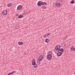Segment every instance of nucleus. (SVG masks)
<instances>
[{
	"mask_svg": "<svg viewBox=\"0 0 75 75\" xmlns=\"http://www.w3.org/2000/svg\"><path fill=\"white\" fill-rule=\"evenodd\" d=\"M47 3L45 2H41V1H39L37 3L38 6H41L42 5H45Z\"/></svg>",
	"mask_w": 75,
	"mask_h": 75,
	"instance_id": "1",
	"label": "nucleus"
},
{
	"mask_svg": "<svg viewBox=\"0 0 75 75\" xmlns=\"http://www.w3.org/2000/svg\"><path fill=\"white\" fill-rule=\"evenodd\" d=\"M43 57H44V56L43 55H41L38 57V61L39 62L41 61L43 59Z\"/></svg>",
	"mask_w": 75,
	"mask_h": 75,
	"instance_id": "2",
	"label": "nucleus"
},
{
	"mask_svg": "<svg viewBox=\"0 0 75 75\" xmlns=\"http://www.w3.org/2000/svg\"><path fill=\"white\" fill-rule=\"evenodd\" d=\"M52 58V54H49L47 55V59L48 60H50Z\"/></svg>",
	"mask_w": 75,
	"mask_h": 75,
	"instance_id": "3",
	"label": "nucleus"
},
{
	"mask_svg": "<svg viewBox=\"0 0 75 75\" xmlns=\"http://www.w3.org/2000/svg\"><path fill=\"white\" fill-rule=\"evenodd\" d=\"M61 48V46L58 45L55 47V51H58Z\"/></svg>",
	"mask_w": 75,
	"mask_h": 75,
	"instance_id": "4",
	"label": "nucleus"
},
{
	"mask_svg": "<svg viewBox=\"0 0 75 75\" xmlns=\"http://www.w3.org/2000/svg\"><path fill=\"white\" fill-rule=\"evenodd\" d=\"M2 13L3 16H6L7 14V11L6 10L2 12Z\"/></svg>",
	"mask_w": 75,
	"mask_h": 75,
	"instance_id": "5",
	"label": "nucleus"
},
{
	"mask_svg": "<svg viewBox=\"0 0 75 75\" xmlns=\"http://www.w3.org/2000/svg\"><path fill=\"white\" fill-rule=\"evenodd\" d=\"M22 8V6L21 5H18L17 7L18 10H20Z\"/></svg>",
	"mask_w": 75,
	"mask_h": 75,
	"instance_id": "6",
	"label": "nucleus"
},
{
	"mask_svg": "<svg viewBox=\"0 0 75 75\" xmlns=\"http://www.w3.org/2000/svg\"><path fill=\"white\" fill-rule=\"evenodd\" d=\"M60 6L61 4H59V3H57L55 5V6L57 7H60Z\"/></svg>",
	"mask_w": 75,
	"mask_h": 75,
	"instance_id": "7",
	"label": "nucleus"
},
{
	"mask_svg": "<svg viewBox=\"0 0 75 75\" xmlns=\"http://www.w3.org/2000/svg\"><path fill=\"white\" fill-rule=\"evenodd\" d=\"M13 5V4L12 3H9L7 5V7H10V6H11Z\"/></svg>",
	"mask_w": 75,
	"mask_h": 75,
	"instance_id": "8",
	"label": "nucleus"
},
{
	"mask_svg": "<svg viewBox=\"0 0 75 75\" xmlns=\"http://www.w3.org/2000/svg\"><path fill=\"white\" fill-rule=\"evenodd\" d=\"M23 17H24V16L23 15H19L18 16V18H23Z\"/></svg>",
	"mask_w": 75,
	"mask_h": 75,
	"instance_id": "9",
	"label": "nucleus"
},
{
	"mask_svg": "<svg viewBox=\"0 0 75 75\" xmlns=\"http://www.w3.org/2000/svg\"><path fill=\"white\" fill-rule=\"evenodd\" d=\"M18 44L19 45H23V42H18Z\"/></svg>",
	"mask_w": 75,
	"mask_h": 75,
	"instance_id": "10",
	"label": "nucleus"
},
{
	"mask_svg": "<svg viewBox=\"0 0 75 75\" xmlns=\"http://www.w3.org/2000/svg\"><path fill=\"white\" fill-rule=\"evenodd\" d=\"M62 55V52H59L57 54V56H58V57H60L61 55Z\"/></svg>",
	"mask_w": 75,
	"mask_h": 75,
	"instance_id": "11",
	"label": "nucleus"
},
{
	"mask_svg": "<svg viewBox=\"0 0 75 75\" xmlns=\"http://www.w3.org/2000/svg\"><path fill=\"white\" fill-rule=\"evenodd\" d=\"M45 42H46V43H48V42H49V39L48 38L46 39Z\"/></svg>",
	"mask_w": 75,
	"mask_h": 75,
	"instance_id": "12",
	"label": "nucleus"
},
{
	"mask_svg": "<svg viewBox=\"0 0 75 75\" xmlns=\"http://www.w3.org/2000/svg\"><path fill=\"white\" fill-rule=\"evenodd\" d=\"M16 72H17V71H13L12 72L10 73V75H13V74L14 73H16Z\"/></svg>",
	"mask_w": 75,
	"mask_h": 75,
	"instance_id": "13",
	"label": "nucleus"
},
{
	"mask_svg": "<svg viewBox=\"0 0 75 75\" xmlns=\"http://www.w3.org/2000/svg\"><path fill=\"white\" fill-rule=\"evenodd\" d=\"M33 62L32 63V65H34L35 64V60H34V61H32Z\"/></svg>",
	"mask_w": 75,
	"mask_h": 75,
	"instance_id": "14",
	"label": "nucleus"
},
{
	"mask_svg": "<svg viewBox=\"0 0 75 75\" xmlns=\"http://www.w3.org/2000/svg\"><path fill=\"white\" fill-rule=\"evenodd\" d=\"M58 51V52H59V51H62V52H63L64 51V49L62 48L60 49Z\"/></svg>",
	"mask_w": 75,
	"mask_h": 75,
	"instance_id": "15",
	"label": "nucleus"
},
{
	"mask_svg": "<svg viewBox=\"0 0 75 75\" xmlns=\"http://www.w3.org/2000/svg\"><path fill=\"white\" fill-rule=\"evenodd\" d=\"M74 3H75V1L74 0H72L70 2L71 4H74Z\"/></svg>",
	"mask_w": 75,
	"mask_h": 75,
	"instance_id": "16",
	"label": "nucleus"
},
{
	"mask_svg": "<svg viewBox=\"0 0 75 75\" xmlns=\"http://www.w3.org/2000/svg\"><path fill=\"white\" fill-rule=\"evenodd\" d=\"M34 65L35 66H33V67H34V68H36L37 67V64H35Z\"/></svg>",
	"mask_w": 75,
	"mask_h": 75,
	"instance_id": "17",
	"label": "nucleus"
},
{
	"mask_svg": "<svg viewBox=\"0 0 75 75\" xmlns=\"http://www.w3.org/2000/svg\"><path fill=\"white\" fill-rule=\"evenodd\" d=\"M67 36H65L64 38L63 39V40H65L67 38Z\"/></svg>",
	"mask_w": 75,
	"mask_h": 75,
	"instance_id": "18",
	"label": "nucleus"
},
{
	"mask_svg": "<svg viewBox=\"0 0 75 75\" xmlns=\"http://www.w3.org/2000/svg\"><path fill=\"white\" fill-rule=\"evenodd\" d=\"M47 37H48V35L47 34H46L43 36V38H46Z\"/></svg>",
	"mask_w": 75,
	"mask_h": 75,
	"instance_id": "19",
	"label": "nucleus"
},
{
	"mask_svg": "<svg viewBox=\"0 0 75 75\" xmlns=\"http://www.w3.org/2000/svg\"><path fill=\"white\" fill-rule=\"evenodd\" d=\"M27 14V12H24L22 13V14L23 15H25V14Z\"/></svg>",
	"mask_w": 75,
	"mask_h": 75,
	"instance_id": "20",
	"label": "nucleus"
},
{
	"mask_svg": "<svg viewBox=\"0 0 75 75\" xmlns=\"http://www.w3.org/2000/svg\"><path fill=\"white\" fill-rule=\"evenodd\" d=\"M70 48L71 50H73V48H74V47H73V46H72Z\"/></svg>",
	"mask_w": 75,
	"mask_h": 75,
	"instance_id": "21",
	"label": "nucleus"
},
{
	"mask_svg": "<svg viewBox=\"0 0 75 75\" xmlns=\"http://www.w3.org/2000/svg\"><path fill=\"white\" fill-rule=\"evenodd\" d=\"M44 7H45V6H42V8L43 9H44Z\"/></svg>",
	"mask_w": 75,
	"mask_h": 75,
	"instance_id": "22",
	"label": "nucleus"
},
{
	"mask_svg": "<svg viewBox=\"0 0 75 75\" xmlns=\"http://www.w3.org/2000/svg\"><path fill=\"white\" fill-rule=\"evenodd\" d=\"M73 51H75V47L74 48H73Z\"/></svg>",
	"mask_w": 75,
	"mask_h": 75,
	"instance_id": "23",
	"label": "nucleus"
},
{
	"mask_svg": "<svg viewBox=\"0 0 75 75\" xmlns=\"http://www.w3.org/2000/svg\"><path fill=\"white\" fill-rule=\"evenodd\" d=\"M47 36H48V35H50V33H48L47 34Z\"/></svg>",
	"mask_w": 75,
	"mask_h": 75,
	"instance_id": "24",
	"label": "nucleus"
},
{
	"mask_svg": "<svg viewBox=\"0 0 75 75\" xmlns=\"http://www.w3.org/2000/svg\"><path fill=\"white\" fill-rule=\"evenodd\" d=\"M18 15H19V14H16V16H17H17H18Z\"/></svg>",
	"mask_w": 75,
	"mask_h": 75,
	"instance_id": "25",
	"label": "nucleus"
},
{
	"mask_svg": "<svg viewBox=\"0 0 75 75\" xmlns=\"http://www.w3.org/2000/svg\"><path fill=\"white\" fill-rule=\"evenodd\" d=\"M34 60H35V59H33L32 60V61H34Z\"/></svg>",
	"mask_w": 75,
	"mask_h": 75,
	"instance_id": "26",
	"label": "nucleus"
},
{
	"mask_svg": "<svg viewBox=\"0 0 75 75\" xmlns=\"http://www.w3.org/2000/svg\"><path fill=\"white\" fill-rule=\"evenodd\" d=\"M10 73H9L8 74H7V75H10Z\"/></svg>",
	"mask_w": 75,
	"mask_h": 75,
	"instance_id": "27",
	"label": "nucleus"
},
{
	"mask_svg": "<svg viewBox=\"0 0 75 75\" xmlns=\"http://www.w3.org/2000/svg\"><path fill=\"white\" fill-rule=\"evenodd\" d=\"M44 8H45H45H46V7H45H45H44Z\"/></svg>",
	"mask_w": 75,
	"mask_h": 75,
	"instance_id": "28",
	"label": "nucleus"
}]
</instances>
